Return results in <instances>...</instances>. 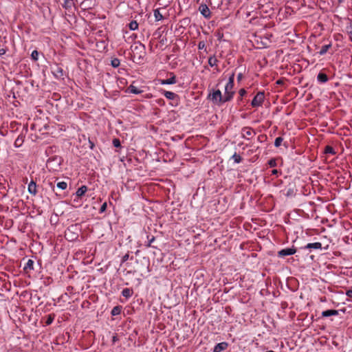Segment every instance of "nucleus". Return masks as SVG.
<instances>
[{
    "label": "nucleus",
    "instance_id": "obj_1",
    "mask_svg": "<svg viewBox=\"0 0 352 352\" xmlns=\"http://www.w3.org/2000/svg\"><path fill=\"white\" fill-rule=\"evenodd\" d=\"M234 80V74H232L229 77L228 81L225 86L224 101H229L233 98Z\"/></svg>",
    "mask_w": 352,
    "mask_h": 352
},
{
    "label": "nucleus",
    "instance_id": "obj_2",
    "mask_svg": "<svg viewBox=\"0 0 352 352\" xmlns=\"http://www.w3.org/2000/svg\"><path fill=\"white\" fill-rule=\"evenodd\" d=\"M209 98L213 103L218 105L226 102L224 101V96H222L221 91L219 89L213 90L209 95Z\"/></svg>",
    "mask_w": 352,
    "mask_h": 352
},
{
    "label": "nucleus",
    "instance_id": "obj_3",
    "mask_svg": "<svg viewBox=\"0 0 352 352\" xmlns=\"http://www.w3.org/2000/svg\"><path fill=\"white\" fill-rule=\"evenodd\" d=\"M265 100V94L263 91H259L253 98L251 104L253 107H258L262 106Z\"/></svg>",
    "mask_w": 352,
    "mask_h": 352
},
{
    "label": "nucleus",
    "instance_id": "obj_4",
    "mask_svg": "<svg viewBox=\"0 0 352 352\" xmlns=\"http://www.w3.org/2000/svg\"><path fill=\"white\" fill-rule=\"evenodd\" d=\"M256 135L255 131L249 127H245L242 129L241 135L243 138L250 140Z\"/></svg>",
    "mask_w": 352,
    "mask_h": 352
},
{
    "label": "nucleus",
    "instance_id": "obj_5",
    "mask_svg": "<svg viewBox=\"0 0 352 352\" xmlns=\"http://www.w3.org/2000/svg\"><path fill=\"white\" fill-rule=\"evenodd\" d=\"M296 252V249L294 247L285 248L280 250L278 252V256L279 257H285L286 256L293 255Z\"/></svg>",
    "mask_w": 352,
    "mask_h": 352
},
{
    "label": "nucleus",
    "instance_id": "obj_6",
    "mask_svg": "<svg viewBox=\"0 0 352 352\" xmlns=\"http://www.w3.org/2000/svg\"><path fill=\"white\" fill-rule=\"evenodd\" d=\"M199 11L205 18H210L211 12L207 5L201 4L199 7Z\"/></svg>",
    "mask_w": 352,
    "mask_h": 352
},
{
    "label": "nucleus",
    "instance_id": "obj_7",
    "mask_svg": "<svg viewBox=\"0 0 352 352\" xmlns=\"http://www.w3.org/2000/svg\"><path fill=\"white\" fill-rule=\"evenodd\" d=\"M171 77L168 79L159 80V82L161 85H173L176 83V77L173 74H171Z\"/></svg>",
    "mask_w": 352,
    "mask_h": 352
},
{
    "label": "nucleus",
    "instance_id": "obj_8",
    "mask_svg": "<svg viewBox=\"0 0 352 352\" xmlns=\"http://www.w3.org/2000/svg\"><path fill=\"white\" fill-rule=\"evenodd\" d=\"M228 346V344L226 342H223L215 345L213 349V352H221L226 350Z\"/></svg>",
    "mask_w": 352,
    "mask_h": 352
},
{
    "label": "nucleus",
    "instance_id": "obj_9",
    "mask_svg": "<svg viewBox=\"0 0 352 352\" xmlns=\"http://www.w3.org/2000/svg\"><path fill=\"white\" fill-rule=\"evenodd\" d=\"M28 190L30 194L36 195L37 193V186L36 182L31 181L28 184Z\"/></svg>",
    "mask_w": 352,
    "mask_h": 352
},
{
    "label": "nucleus",
    "instance_id": "obj_10",
    "mask_svg": "<svg viewBox=\"0 0 352 352\" xmlns=\"http://www.w3.org/2000/svg\"><path fill=\"white\" fill-rule=\"evenodd\" d=\"M338 312L337 310L328 309V310H325L322 312V317H329V316H336V315H338Z\"/></svg>",
    "mask_w": 352,
    "mask_h": 352
},
{
    "label": "nucleus",
    "instance_id": "obj_11",
    "mask_svg": "<svg viewBox=\"0 0 352 352\" xmlns=\"http://www.w3.org/2000/svg\"><path fill=\"white\" fill-rule=\"evenodd\" d=\"M87 191V187L86 186H82L77 190V191L76 192V195L77 197L80 198L82 196H83Z\"/></svg>",
    "mask_w": 352,
    "mask_h": 352
},
{
    "label": "nucleus",
    "instance_id": "obj_12",
    "mask_svg": "<svg viewBox=\"0 0 352 352\" xmlns=\"http://www.w3.org/2000/svg\"><path fill=\"white\" fill-rule=\"evenodd\" d=\"M306 249H321L322 244L320 242L308 243L305 248Z\"/></svg>",
    "mask_w": 352,
    "mask_h": 352
},
{
    "label": "nucleus",
    "instance_id": "obj_13",
    "mask_svg": "<svg viewBox=\"0 0 352 352\" xmlns=\"http://www.w3.org/2000/svg\"><path fill=\"white\" fill-rule=\"evenodd\" d=\"M164 96L168 100H175L177 98V94L170 91H163Z\"/></svg>",
    "mask_w": 352,
    "mask_h": 352
},
{
    "label": "nucleus",
    "instance_id": "obj_14",
    "mask_svg": "<svg viewBox=\"0 0 352 352\" xmlns=\"http://www.w3.org/2000/svg\"><path fill=\"white\" fill-rule=\"evenodd\" d=\"M317 80L318 82H320L321 83H324L328 81V77H327V74H325L324 73L320 72L318 74Z\"/></svg>",
    "mask_w": 352,
    "mask_h": 352
},
{
    "label": "nucleus",
    "instance_id": "obj_15",
    "mask_svg": "<svg viewBox=\"0 0 352 352\" xmlns=\"http://www.w3.org/2000/svg\"><path fill=\"white\" fill-rule=\"evenodd\" d=\"M128 91L129 93H132V94H141L142 92V90H140V89H138V87H136L135 86H133V85H130L128 87Z\"/></svg>",
    "mask_w": 352,
    "mask_h": 352
},
{
    "label": "nucleus",
    "instance_id": "obj_16",
    "mask_svg": "<svg viewBox=\"0 0 352 352\" xmlns=\"http://www.w3.org/2000/svg\"><path fill=\"white\" fill-rule=\"evenodd\" d=\"M122 294L123 296L126 297V298H130L133 294L132 289L129 288H124L122 292Z\"/></svg>",
    "mask_w": 352,
    "mask_h": 352
},
{
    "label": "nucleus",
    "instance_id": "obj_17",
    "mask_svg": "<svg viewBox=\"0 0 352 352\" xmlns=\"http://www.w3.org/2000/svg\"><path fill=\"white\" fill-rule=\"evenodd\" d=\"M138 23L136 21H132L129 24V28L131 30H136L138 29Z\"/></svg>",
    "mask_w": 352,
    "mask_h": 352
},
{
    "label": "nucleus",
    "instance_id": "obj_18",
    "mask_svg": "<svg viewBox=\"0 0 352 352\" xmlns=\"http://www.w3.org/2000/svg\"><path fill=\"white\" fill-rule=\"evenodd\" d=\"M331 47V45L329 44V45H323L320 52H319V54L320 55H324V54L327 53V52L329 50V49Z\"/></svg>",
    "mask_w": 352,
    "mask_h": 352
},
{
    "label": "nucleus",
    "instance_id": "obj_19",
    "mask_svg": "<svg viewBox=\"0 0 352 352\" xmlns=\"http://www.w3.org/2000/svg\"><path fill=\"white\" fill-rule=\"evenodd\" d=\"M121 313V307L119 306L114 307L111 310L112 316H117Z\"/></svg>",
    "mask_w": 352,
    "mask_h": 352
},
{
    "label": "nucleus",
    "instance_id": "obj_20",
    "mask_svg": "<svg viewBox=\"0 0 352 352\" xmlns=\"http://www.w3.org/2000/svg\"><path fill=\"white\" fill-rule=\"evenodd\" d=\"M324 153L326 154H331V155H334L336 154V152L333 149V148L331 146H327L324 148Z\"/></svg>",
    "mask_w": 352,
    "mask_h": 352
},
{
    "label": "nucleus",
    "instance_id": "obj_21",
    "mask_svg": "<svg viewBox=\"0 0 352 352\" xmlns=\"http://www.w3.org/2000/svg\"><path fill=\"white\" fill-rule=\"evenodd\" d=\"M217 60L214 56L210 57L208 59V64L210 67L217 65Z\"/></svg>",
    "mask_w": 352,
    "mask_h": 352
},
{
    "label": "nucleus",
    "instance_id": "obj_22",
    "mask_svg": "<svg viewBox=\"0 0 352 352\" xmlns=\"http://www.w3.org/2000/svg\"><path fill=\"white\" fill-rule=\"evenodd\" d=\"M154 16H155V19L157 21H160V20H162L163 19L162 15L161 14V13L157 10L154 11Z\"/></svg>",
    "mask_w": 352,
    "mask_h": 352
},
{
    "label": "nucleus",
    "instance_id": "obj_23",
    "mask_svg": "<svg viewBox=\"0 0 352 352\" xmlns=\"http://www.w3.org/2000/svg\"><path fill=\"white\" fill-rule=\"evenodd\" d=\"M120 60L118 58H113L111 60V65L112 67L116 68L120 65Z\"/></svg>",
    "mask_w": 352,
    "mask_h": 352
},
{
    "label": "nucleus",
    "instance_id": "obj_24",
    "mask_svg": "<svg viewBox=\"0 0 352 352\" xmlns=\"http://www.w3.org/2000/svg\"><path fill=\"white\" fill-rule=\"evenodd\" d=\"M57 187L62 190H65L67 187V184L65 182H60L57 184Z\"/></svg>",
    "mask_w": 352,
    "mask_h": 352
},
{
    "label": "nucleus",
    "instance_id": "obj_25",
    "mask_svg": "<svg viewBox=\"0 0 352 352\" xmlns=\"http://www.w3.org/2000/svg\"><path fill=\"white\" fill-rule=\"evenodd\" d=\"M232 159L234 160V162L236 163H239L241 162V157L236 154V153H234L233 155H232Z\"/></svg>",
    "mask_w": 352,
    "mask_h": 352
},
{
    "label": "nucleus",
    "instance_id": "obj_26",
    "mask_svg": "<svg viewBox=\"0 0 352 352\" xmlns=\"http://www.w3.org/2000/svg\"><path fill=\"white\" fill-rule=\"evenodd\" d=\"M283 139L281 137H278L276 138L274 142V145L276 147H278L280 146Z\"/></svg>",
    "mask_w": 352,
    "mask_h": 352
},
{
    "label": "nucleus",
    "instance_id": "obj_27",
    "mask_svg": "<svg viewBox=\"0 0 352 352\" xmlns=\"http://www.w3.org/2000/svg\"><path fill=\"white\" fill-rule=\"evenodd\" d=\"M31 57L33 60H37L38 58V52L36 50H34L32 52Z\"/></svg>",
    "mask_w": 352,
    "mask_h": 352
},
{
    "label": "nucleus",
    "instance_id": "obj_28",
    "mask_svg": "<svg viewBox=\"0 0 352 352\" xmlns=\"http://www.w3.org/2000/svg\"><path fill=\"white\" fill-rule=\"evenodd\" d=\"M54 320V315H49L47 319L46 320V324L47 325L50 324Z\"/></svg>",
    "mask_w": 352,
    "mask_h": 352
},
{
    "label": "nucleus",
    "instance_id": "obj_29",
    "mask_svg": "<svg viewBox=\"0 0 352 352\" xmlns=\"http://www.w3.org/2000/svg\"><path fill=\"white\" fill-rule=\"evenodd\" d=\"M268 164L270 167H275L276 166V161L275 159H271L269 162H268Z\"/></svg>",
    "mask_w": 352,
    "mask_h": 352
},
{
    "label": "nucleus",
    "instance_id": "obj_30",
    "mask_svg": "<svg viewBox=\"0 0 352 352\" xmlns=\"http://www.w3.org/2000/svg\"><path fill=\"white\" fill-rule=\"evenodd\" d=\"M239 96L241 97L240 100L246 94V91L245 89H241L239 91Z\"/></svg>",
    "mask_w": 352,
    "mask_h": 352
},
{
    "label": "nucleus",
    "instance_id": "obj_31",
    "mask_svg": "<svg viewBox=\"0 0 352 352\" xmlns=\"http://www.w3.org/2000/svg\"><path fill=\"white\" fill-rule=\"evenodd\" d=\"M113 146L116 147H118L120 146V142L119 140H118V139H114L113 141Z\"/></svg>",
    "mask_w": 352,
    "mask_h": 352
},
{
    "label": "nucleus",
    "instance_id": "obj_32",
    "mask_svg": "<svg viewBox=\"0 0 352 352\" xmlns=\"http://www.w3.org/2000/svg\"><path fill=\"white\" fill-rule=\"evenodd\" d=\"M346 295L349 297V298H352V289H349L346 291Z\"/></svg>",
    "mask_w": 352,
    "mask_h": 352
},
{
    "label": "nucleus",
    "instance_id": "obj_33",
    "mask_svg": "<svg viewBox=\"0 0 352 352\" xmlns=\"http://www.w3.org/2000/svg\"><path fill=\"white\" fill-rule=\"evenodd\" d=\"M205 47V43L204 42H199V44H198V47L199 49H204V47Z\"/></svg>",
    "mask_w": 352,
    "mask_h": 352
},
{
    "label": "nucleus",
    "instance_id": "obj_34",
    "mask_svg": "<svg viewBox=\"0 0 352 352\" xmlns=\"http://www.w3.org/2000/svg\"><path fill=\"white\" fill-rule=\"evenodd\" d=\"M6 53V50L3 48L0 49V55H4Z\"/></svg>",
    "mask_w": 352,
    "mask_h": 352
},
{
    "label": "nucleus",
    "instance_id": "obj_35",
    "mask_svg": "<svg viewBox=\"0 0 352 352\" xmlns=\"http://www.w3.org/2000/svg\"><path fill=\"white\" fill-rule=\"evenodd\" d=\"M349 39L352 41V31L349 32Z\"/></svg>",
    "mask_w": 352,
    "mask_h": 352
},
{
    "label": "nucleus",
    "instance_id": "obj_36",
    "mask_svg": "<svg viewBox=\"0 0 352 352\" xmlns=\"http://www.w3.org/2000/svg\"><path fill=\"white\" fill-rule=\"evenodd\" d=\"M278 173V170L276 169H274L272 170V175H276Z\"/></svg>",
    "mask_w": 352,
    "mask_h": 352
},
{
    "label": "nucleus",
    "instance_id": "obj_37",
    "mask_svg": "<svg viewBox=\"0 0 352 352\" xmlns=\"http://www.w3.org/2000/svg\"><path fill=\"white\" fill-rule=\"evenodd\" d=\"M32 264H33V261H31V260H29V261H28V266H30V265H32Z\"/></svg>",
    "mask_w": 352,
    "mask_h": 352
},
{
    "label": "nucleus",
    "instance_id": "obj_38",
    "mask_svg": "<svg viewBox=\"0 0 352 352\" xmlns=\"http://www.w3.org/2000/svg\"><path fill=\"white\" fill-rule=\"evenodd\" d=\"M105 208H106V204H103V206L101 208V210L103 211L105 209Z\"/></svg>",
    "mask_w": 352,
    "mask_h": 352
}]
</instances>
